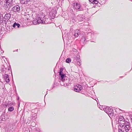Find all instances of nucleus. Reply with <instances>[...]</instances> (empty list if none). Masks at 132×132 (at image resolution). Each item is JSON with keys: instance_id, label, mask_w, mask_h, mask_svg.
<instances>
[{"instance_id": "obj_1", "label": "nucleus", "mask_w": 132, "mask_h": 132, "mask_svg": "<svg viewBox=\"0 0 132 132\" xmlns=\"http://www.w3.org/2000/svg\"><path fill=\"white\" fill-rule=\"evenodd\" d=\"M118 122L120 126L121 127H123L125 122V120L123 116H120L119 117Z\"/></svg>"}, {"instance_id": "obj_2", "label": "nucleus", "mask_w": 132, "mask_h": 132, "mask_svg": "<svg viewBox=\"0 0 132 132\" xmlns=\"http://www.w3.org/2000/svg\"><path fill=\"white\" fill-rule=\"evenodd\" d=\"M82 88L80 85L75 86L74 87V91L77 92H79L81 90Z\"/></svg>"}, {"instance_id": "obj_3", "label": "nucleus", "mask_w": 132, "mask_h": 132, "mask_svg": "<svg viewBox=\"0 0 132 132\" xmlns=\"http://www.w3.org/2000/svg\"><path fill=\"white\" fill-rule=\"evenodd\" d=\"M73 6L74 8L77 10H79L81 6L80 4L77 3H73Z\"/></svg>"}, {"instance_id": "obj_4", "label": "nucleus", "mask_w": 132, "mask_h": 132, "mask_svg": "<svg viewBox=\"0 0 132 132\" xmlns=\"http://www.w3.org/2000/svg\"><path fill=\"white\" fill-rule=\"evenodd\" d=\"M12 10L15 12H18L20 10V7L18 5H17L16 6H14L12 8Z\"/></svg>"}, {"instance_id": "obj_5", "label": "nucleus", "mask_w": 132, "mask_h": 132, "mask_svg": "<svg viewBox=\"0 0 132 132\" xmlns=\"http://www.w3.org/2000/svg\"><path fill=\"white\" fill-rule=\"evenodd\" d=\"M13 0H6V3L7 6L10 7L12 5Z\"/></svg>"}, {"instance_id": "obj_6", "label": "nucleus", "mask_w": 132, "mask_h": 132, "mask_svg": "<svg viewBox=\"0 0 132 132\" xmlns=\"http://www.w3.org/2000/svg\"><path fill=\"white\" fill-rule=\"evenodd\" d=\"M9 77V76L7 74L4 75L3 76V78L6 82H9L10 81Z\"/></svg>"}, {"instance_id": "obj_7", "label": "nucleus", "mask_w": 132, "mask_h": 132, "mask_svg": "<svg viewBox=\"0 0 132 132\" xmlns=\"http://www.w3.org/2000/svg\"><path fill=\"white\" fill-rule=\"evenodd\" d=\"M35 21H34L33 22V23H35V24H37V23H43V21L42 20H41V18L40 17H39L38 18L37 22L36 23Z\"/></svg>"}, {"instance_id": "obj_8", "label": "nucleus", "mask_w": 132, "mask_h": 132, "mask_svg": "<svg viewBox=\"0 0 132 132\" xmlns=\"http://www.w3.org/2000/svg\"><path fill=\"white\" fill-rule=\"evenodd\" d=\"M11 17V14L9 13H8L5 14L4 17L5 19L8 20L10 19Z\"/></svg>"}, {"instance_id": "obj_9", "label": "nucleus", "mask_w": 132, "mask_h": 132, "mask_svg": "<svg viewBox=\"0 0 132 132\" xmlns=\"http://www.w3.org/2000/svg\"><path fill=\"white\" fill-rule=\"evenodd\" d=\"M32 0H20L21 3L22 4H26L29 2H31Z\"/></svg>"}, {"instance_id": "obj_10", "label": "nucleus", "mask_w": 132, "mask_h": 132, "mask_svg": "<svg viewBox=\"0 0 132 132\" xmlns=\"http://www.w3.org/2000/svg\"><path fill=\"white\" fill-rule=\"evenodd\" d=\"M128 124L126 125L124 127V129L125 131L127 132L130 129L129 124L128 123Z\"/></svg>"}, {"instance_id": "obj_11", "label": "nucleus", "mask_w": 132, "mask_h": 132, "mask_svg": "<svg viewBox=\"0 0 132 132\" xmlns=\"http://www.w3.org/2000/svg\"><path fill=\"white\" fill-rule=\"evenodd\" d=\"M80 61V60H79V59L78 58L77 59H76V61H75V62L78 65L80 66L81 65Z\"/></svg>"}, {"instance_id": "obj_12", "label": "nucleus", "mask_w": 132, "mask_h": 132, "mask_svg": "<svg viewBox=\"0 0 132 132\" xmlns=\"http://www.w3.org/2000/svg\"><path fill=\"white\" fill-rule=\"evenodd\" d=\"M3 17L2 15H0V25L3 22Z\"/></svg>"}, {"instance_id": "obj_13", "label": "nucleus", "mask_w": 132, "mask_h": 132, "mask_svg": "<svg viewBox=\"0 0 132 132\" xmlns=\"http://www.w3.org/2000/svg\"><path fill=\"white\" fill-rule=\"evenodd\" d=\"M71 61V59L70 58H67L66 60V63H70Z\"/></svg>"}, {"instance_id": "obj_14", "label": "nucleus", "mask_w": 132, "mask_h": 132, "mask_svg": "<svg viewBox=\"0 0 132 132\" xmlns=\"http://www.w3.org/2000/svg\"><path fill=\"white\" fill-rule=\"evenodd\" d=\"M14 110V108L13 106L10 107L8 109V110L10 112H12Z\"/></svg>"}, {"instance_id": "obj_15", "label": "nucleus", "mask_w": 132, "mask_h": 132, "mask_svg": "<svg viewBox=\"0 0 132 132\" xmlns=\"http://www.w3.org/2000/svg\"><path fill=\"white\" fill-rule=\"evenodd\" d=\"M93 4H97L98 2V1L96 0H93Z\"/></svg>"}, {"instance_id": "obj_16", "label": "nucleus", "mask_w": 132, "mask_h": 132, "mask_svg": "<svg viewBox=\"0 0 132 132\" xmlns=\"http://www.w3.org/2000/svg\"><path fill=\"white\" fill-rule=\"evenodd\" d=\"M79 36V34L78 33H75L74 36L76 37H78Z\"/></svg>"}, {"instance_id": "obj_17", "label": "nucleus", "mask_w": 132, "mask_h": 132, "mask_svg": "<svg viewBox=\"0 0 132 132\" xmlns=\"http://www.w3.org/2000/svg\"><path fill=\"white\" fill-rule=\"evenodd\" d=\"M60 75L61 76V77L62 79H63L64 77V75L63 74H62Z\"/></svg>"}, {"instance_id": "obj_18", "label": "nucleus", "mask_w": 132, "mask_h": 132, "mask_svg": "<svg viewBox=\"0 0 132 132\" xmlns=\"http://www.w3.org/2000/svg\"><path fill=\"white\" fill-rule=\"evenodd\" d=\"M16 26H17L18 28H19L20 27V25L19 24L17 23H16V24L15 25Z\"/></svg>"}, {"instance_id": "obj_19", "label": "nucleus", "mask_w": 132, "mask_h": 132, "mask_svg": "<svg viewBox=\"0 0 132 132\" xmlns=\"http://www.w3.org/2000/svg\"><path fill=\"white\" fill-rule=\"evenodd\" d=\"M62 69H60V72H59V75H61V74H61V72H62Z\"/></svg>"}, {"instance_id": "obj_20", "label": "nucleus", "mask_w": 132, "mask_h": 132, "mask_svg": "<svg viewBox=\"0 0 132 132\" xmlns=\"http://www.w3.org/2000/svg\"><path fill=\"white\" fill-rule=\"evenodd\" d=\"M16 24V23H14V24L13 25V27L14 28L16 26V25H15Z\"/></svg>"}, {"instance_id": "obj_21", "label": "nucleus", "mask_w": 132, "mask_h": 132, "mask_svg": "<svg viewBox=\"0 0 132 132\" xmlns=\"http://www.w3.org/2000/svg\"><path fill=\"white\" fill-rule=\"evenodd\" d=\"M89 1L91 3H93V0H89Z\"/></svg>"}, {"instance_id": "obj_22", "label": "nucleus", "mask_w": 132, "mask_h": 132, "mask_svg": "<svg viewBox=\"0 0 132 132\" xmlns=\"http://www.w3.org/2000/svg\"><path fill=\"white\" fill-rule=\"evenodd\" d=\"M119 132H123V131H122L121 130H120L119 131Z\"/></svg>"}, {"instance_id": "obj_23", "label": "nucleus", "mask_w": 132, "mask_h": 132, "mask_svg": "<svg viewBox=\"0 0 132 132\" xmlns=\"http://www.w3.org/2000/svg\"><path fill=\"white\" fill-rule=\"evenodd\" d=\"M1 3H2V1L1 0H0V5L1 4Z\"/></svg>"}, {"instance_id": "obj_24", "label": "nucleus", "mask_w": 132, "mask_h": 132, "mask_svg": "<svg viewBox=\"0 0 132 132\" xmlns=\"http://www.w3.org/2000/svg\"><path fill=\"white\" fill-rule=\"evenodd\" d=\"M131 121L132 122V118H131Z\"/></svg>"}]
</instances>
